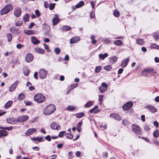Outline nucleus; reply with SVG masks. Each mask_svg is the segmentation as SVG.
<instances>
[{
    "mask_svg": "<svg viewBox=\"0 0 159 159\" xmlns=\"http://www.w3.org/2000/svg\"><path fill=\"white\" fill-rule=\"evenodd\" d=\"M7 37L8 39V42H10L11 41L12 38V34L10 33H8L7 34Z\"/></svg>",
    "mask_w": 159,
    "mask_h": 159,
    "instance_id": "37998d69",
    "label": "nucleus"
},
{
    "mask_svg": "<svg viewBox=\"0 0 159 159\" xmlns=\"http://www.w3.org/2000/svg\"><path fill=\"white\" fill-rule=\"evenodd\" d=\"M145 130L146 131H148L149 130L150 128L149 126L147 125H145L144 126Z\"/></svg>",
    "mask_w": 159,
    "mask_h": 159,
    "instance_id": "052dcab7",
    "label": "nucleus"
},
{
    "mask_svg": "<svg viewBox=\"0 0 159 159\" xmlns=\"http://www.w3.org/2000/svg\"><path fill=\"white\" fill-rule=\"evenodd\" d=\"M90 16L91 18H93L95 17V14L93 12L91 11L90 12Z\"/></svg>",
    "mask_w": 159,
    "mask_h": 159,
    "instance_id": "774afa93",
    "label": "nucleus"
},
{
    "mask_svg": "<svg viewBox=\"0 0 159 159\" xmlns=\"http://www.w3.org/2000/svg\"><path fill=\"white\" fill-rule=\"evenodd\" d=\"M43 139V138L42 137H37L36 138H34L32 139V140L34 141H39V142H41Z\"/></svg>",
    "mask_w": 159,
    "mask_h": 159,
    "instance_id": "79ce46f5",
    "label": "nucleus"
},
{
    "mask_svg": "<svg viewBox=\"0 0 159 159\" xmlns=\"http://www.w3.org/2000/svg\"><path fill=\"white\" fill-rule=\"evenodd\" d=\"M34 101L38 103H41L44 102L45 100V97L41 93H37L34 97Z\"/></svg>",
    "mask_w": 159,
    "mask_h": 159,
    "instance_id": "f03ea898",
    "label": "nucleus"
},
{
    "mask_svg": "<svg viewBox=\"0 0 159 159\" xmlns=\"http://www.w3.org/2000/svg\"><path fill=\"white\" fill-rule=\"evenodd\" d=\"M18 83L19 82L18 81H16L13 83L10 87L9 89V91L11 92L13 91L16 88Z\"/></svg>",
    "mask_w": 159,
    "mask_h": 159,
    "instance_id": "2eb2a0df",
    "label": "nucleus"
},
{
    "mask_svg": "<svg viewBox=\"0 0 159 159\" xmlns=\"http://www.w3.org/2000/svg\"><path fill=\"white\" fill-rule=\"evenodd\" d=\"M75 116L77 118H80L84 116V114L83 112H80L76 114Z\"/></svg>",
    "mask_w": 159,
    "mask_h": 159,
    "instance_id": "2f4dec72",
    "label": "nucleus"
},
{
    "mask_svg": "<svg viewBox=\"0 0 159 159\" xmlns=\"http://www.w3.org/2000/svg\"><path fill=\"white\" fill-rule=\"evenodd\" d=\"M13 101H8L5 105L4 107L6 109L10 107L12 105Z\"/></svg>",
    "mask_w": 159,
    "mask_h": 159,
    "instance_id": "c85d7f7f",
    "label": "nucleus"
},
{
    "mask_svg": "<svg viewBox=\"0 0 159 159\" xmlns=\"http://www.w3.org/2000/svg\"><path fill=\"white\" fill-rule=\"evenodd\" d=\"M108 56V54L107 53H105L104 54H100L99 55V57L102 60H104L106 57Z\"/></svg>",
    "mask_w": 159,
    "mask_h": 159,
    "instance_id": "c9c22d12",
    "label": "nucleus"
},
{
    "mask_svg": "<svg viewBox=\"0 0 159 159\" xmlns=\"http://www.w3.org/2000/svg\"><path fill=\"white\" fill-rule=\"evenodd\" d=\"M56 110V107L53 104L47 105L43 111V114L46 116L52 114Z\"/></svg>",
    "mask_w": 159,
    "mask_h": 159,
    "instance_id": "f257e3e1",
    "label": "nucleus"
},
{
    "mask_svg": "<svg viewBox=\"0 0 159 159\" xmlns=\"http://www.w3.org/2000/svg\"><path fill=\"white\" fill-rule=\"evenodd\" d=\"M34 59L33 55L30 53H27L25 56V61L28 63L32 61Z\"/></svg>",
    "mask_w": 159,
    "mask_h": 159,
    "instance_id": "9d476101",
    "label": "nucleus"
},
{
    "mask_svg": "<svg viewBox=\"0 0 159 159\" xmlns=\"http://www.w3.org/2000/svg\"><path fill=\"white\" fill-rule=\"evenodd\" d=\"M129 61V58H126L125 59H123L121 63V66L123 68H124L127 66L128 62Z\"/></svg>",
    "mask_w": 159,
    "mask_h": 159,
    "instance_id": "f8f14e48",
    "label": "nucleus"
},
{
    "mask_svg": "<svg viewBox=\"0 0 159 159\" xmlns=\"http://www.w3.org/2000/svg\"><path fill=\"white\" fill-rule=\"evenodd\" d=\"M50 127L53 129L60 130V125H57L56 123L53 122L50 125Z\"/></svg>",
    "mask_w": 159,
    "mask_h": 159,
    "instance_id": "ddd939ff",
    "label": "nucleus"
},
{
    "mask_svg": "<svg viewBox=\"0 0 159 159\" xmlns=\"http://www.w3.org/2000/svg\"><path fill=\"white\" fill-rule=\"evenodd\" d=\"M12 9L13 7L12 5L8 4L1 10L0 14L1 15L7 14Z\"/></svg>",
    "mask_w": 159,
    "mask_h": 159,
    "instance_id": "7ed1b4c3",
    "label": "nucleus"
},
{
    "mask_svg": "<svg viewBox=\"0 0 159 159\" xmlns=\"http://www.w3.org/2000/svg\"><path fill=\"white\" fill-rule=\"evenodd\" d=\"M8 134V132L5 130H0V138L7 136Z\"/></svg>",
    "mask_w": 159,
    "mask_h": 159,
    "instance_id": "cd10ccee",
    "label": "nucleus"
},
{
    "mask_svg": "<svg viewBox=\"0 0 159 159\" xmlns=\"http://www.w3.org/2000/svg\"><path fill=\"white\" fill-rule=\"evenodd\" d=\"M66 133V131H61V132H60L58 135V137H60V138H61L63 137V135L65 134Z\"/></svg>",
    "mask_w": 159,
    "mask_h": 159,
    "instance_id": "6e6d98bb",
    "label": "nucleus"
},
{
    "mask_svg": "<svg viewBox=\"0 0 159 159\" xmlns=\"http://www.w3.org/2000/svg\"><path fill=\"white\" fill-rule=\"evenodd\" d=\"M38 72L40 78L44 79L46 78L48 74L47 70L44 68H42L39 70Z\"/></svg>",
    "mask_w": 159,
    "mask_h": 159,
    "instance_id": "20e7f679",
    "label": "nucleus"
},
{
    "mask_svg": "<svg viewBox=\"0 0 159 159\" xmlns=\"http://www.w3.org/2000/svg\"><path fill=\"white\" fill-rule=\"evenodd\" d=\"M132 131L136 134L140 135L142 134L141 129L138 125L133 124L131 125Z\"/></svg>",
    "mask_w": 159,
    "mask_h": 159,
    "instance_id": "39448f33",
    "label": "nucleus"
},
{
    "mask_svg": "<svg viewBox=\"0 0 159 159\" xmlns=\"http://www.w3.org/2000/svg\"><path fill=\"white\" fill-rule=\"evenodd\" d=\"M10 31L13 34H19L20 32L18 29H16L14 27L10 28Z\"/></svg>",
    "mask_w": 159,
    "mask_h": 159,
    "instance_id": "393cba45",
    "label": "nucleus"
},
{
    "mask_svg": "<svg viewBox=\"0 0 159 159\" xmlns=\"http://www.w3.org/2000/svg\"><path fill=\"white\" fill-rule=\"evenodd\" d=\"M55 17L52 19V25H56L57 23L60 20L57 17L58 15L57 14H55Z\"/></svg>",
    "mask_w": 159,
    "mask_h": 159,
    "instance_id": "aec40b11",
    "label": "nucleus"
},
{
    "mask_svg": "<svg viewBox=\"0 0 159 159\" xmlns=\"http://www.w3.org/2000/svg\"><path fill=\"white\" fill-rule=\"evenodd\" d=\"M65 135L67 138L70 139H72L73 137V135L70 133L65 134Z\"/></svg>",
    "mask_w": 159,
    "mask_h": 159,
    "instance_id": "a18cd8bd",
    "label": "nucleus"
},
{
    "mask_svg": "<svg viewBox=\"0 0 159 159\" xmlns=\"http://www.w3.org/2000/svg\"><path fill=\"white\" fill-rule=\"evenodd\" d=\"M24 97L25 96L24 94L22 93H21L19 94L18 96V99L19 100L21 101L24 99Z\"/></svg>",
    "mask_w": 159,
    "mask_h": 159,
    "instance_id": "49530a36",
    "label": "nucleus"
},
{
    "mask_svg": "<svg viewBox=\"0 0 159 159\" xmlns=\"http://www.w3.org/2000/svg\"><path fill=\"white\" fill-rule=\"evenodd\" d=\"M78 86V84H74L72 85H70L68 87V89L69 90H70L74 88L77 87Z\"/></svg>",
    "mask_w": 159,
    "mask_h": 159,
    "instance_id": "a19ab883",
    "label": "nucleus"
},
{
    "mask_svg": "<svg viewBox=\"0 0 159 159\" xmlns=\"http://www.w3.org/2000/svg\"><path fill=\"white\" fill-rule=\"evenodd\" d=\"M30 15L28 14H25L23 18L24 21L25 22H28L29 20Z\"/></svg>",
    "mask_w": 159,
    "mask_h": 159,
    "instance_id": "c756f323",
    "label": "nucleus"
},
{
    "mask_svg": "<svg viewBox=\"0 0 159 159\" xmlns=\"http://www.w3.org/2000/svg\"><path fill=\"white\" fill-rule=\"evenodd\" d=\"M55 3H53L50 4L49 5V9L50 10H53L55 7Z\"/></svg>",
    "mask_w": 159,
    "mask_h": 159,
    "instance_id": "4d7b16f0",
    "label": "nucleus"
},
{
    "mask_svg": "<svg viewBox=\"0 0 159 159\" xmlns=\"http://www.w3.org/2000/svg\"><path fill=\"white\" fill-rule=\"evenodd\" d=\"M76 109V107L74 106H68L66 108V109L69 111H72Z\"/></svg>",
    "mask_w": 159,
    "mask_h": 159,
    "instance_id": "72a5a7b5",
    "label": "nucleus"
},
{
    "mask_svg": "<svg viewBox=\"0 0 159 159\" xmlns=\"http://www.w3.org/2000/svg\"><path fill=\"white\" fill-rule=\"evenodd\" d=\"M24 33L27 35L33 34H35L34 31L32 30H28L27 31H25Z\"/></svg>",
    "mask_w": 159,
    "mask_h": 159,
    "instance_id": "ea45409f",
    "label": "nucleus"
},
{
    "mask_svg": "<svg viewBox=\"0 0 159 159\" xmlns=\"http://www.w3.org/2000/svg\"><path fill=\"white\" fill-rule=\"evenodd\" d=\"M16 48L19 49H20L22 47H23L24 46L23 45H21L20 44H18L16 45Z\"/></svg>",
    "mask_w": 159,
    "mask_h": 159,
    "instance_id": "69168bd1",
    "label": "nucleus"
},
{
    "mask_svg": "<svg viewBox=\"0 0 159 159\" xmlns=\"http://www.w3.org/2000/svg\"><path fill=\"white\" fill-rule=\"evenodd\" d=\"M113 14L115 16L118 17L120 15V13L118 11L115 10L114 11Z\"/></svg>",
    "mask_w": 159,
    "mask_h": 159,
    "instance_id": "de8ad7c7",
    "label": "nucleus"
},
{
    "mask_svg": "<svg viewBox=\"0 0 159 159\" xmlns=\"http://www.w3.org/2000/svg\"><path fill=\"white\" fill-rule=\"evenodd\" d=\"M42 28L44 30L45 28H46L48 31H49L50 30L49 26L46 23H44L43 25Z\"/></svg>",
    "mask_w": 159,
    "mask_h": 159,
    "instance_id": "09e8293b",
    "label": "nucleus"
},
{
    "mask_svg": "<svg viewBox=\"0 0 159 159\" xmlns=\"http://www.w3.org/2000/svg\"><path fill=\"white\" fill-rule=\"evenodd\" d=\"M152 71V69H145L141 72V73L143 76L145 77H150L151 76V73Z\"/></svg>",
    "mask_w": 159,
    "mask_h": 159,
    "instance_id": "423d86ee",
    "label": "nucleus"
},
{
    "mask_svg": "<svg viewBox=\"0 0 159 159\" xmlns=\"http://www.w3.org/2000/svg\"><path fill=\"white\" fill-rule=\"evenodd\" d=\"M43 46L47 50L48 52H50V50H49V46L48 45L46 44H43Z\"/></svg>",
    "mask_w": 159,
    "mask_h": 159,
    "instance_id": "bf43d9fd",
    "label": "nucleus"
},
{
    "mask_svg": "<svg viewBox=\"0 0 159 159\" xmlns=\"http://www.w3.org/2000/svg\"><path fill=\"white\" fill-rule=\"evenodd\" d=\"M101 69V66H98L95 69V72L96 73H97L99 72Z\"/></svg>",
    "mask_w": 159,
    "mask_h": 159,
    "instance_id": "13d9d810",
    "label": "nucleus"
},
{
    "mask_svg": "<svg viewBox=\"0 0 159 159\" xmlns=\"http://www.w3.org/2000/svg\"><path fill=\"white\" fill-rule=\"evenodd\" d=\"M114 43L116 46H119L121 45L123 43L121 40H119L115 41L114 42Z\"/></svg>",
    "mask_w": 159,
    "mask_h": 159,
    "instance_id": "4c0bfd02",
    "label": "nucleus"
},
{
    "mask_svg": "<svg viewBox=\"0 0 159 159\" xmlns=\"http://www.w3.org/2000/svg\"><path fill=\"white\" fill-rule=\"evenodd\" d=\"M29 118V116L26 115H22L19 116L17 118L18 122L21 123L24 121H26L28 120Z\"/></svg>",
    "mask_w": 159,
    "mask_h": 159,
    "instance_id": "0eeeda50",
    "label": "nucleus"
},
{
    "mask_svg": "<svg viewBox=\"0 0 159 159\" xmlns=\"http://www.w3.org/2000/svg\"><path fill=\"white\" fill-rule=\"evenodd\" d=\"M150 48L152 49H154L159 50V45L155 43H153L151 44Z\"/></svg>",
    "mask_w": 159,
    "mask_h": 159,
    "instance_id": "473e14b6",
    "label": "nucleus"
},
{
    "mask_svg": "<svg viewBox=\"0 0 159 159\" xmlns=\"http://www.w3.org/2000/svg\"><path fill=\"white\" fill-rule=\"evenodd\" d=\"M31 40L32 42L34 44H39L40 43V41L34 36H32L31 37Z\"/></svg>",
    "mask_w": 159,
    "mask_h": 159,
    "instance_id": "412c9836",
    "label": "nucleus"
},
{
    "mask_svg": "<svg viewBox=\"0 0 159 159\" xmlns=\"http://www.w3.org/2000/svg\"><path fill=\"white\" fill-rule=\"evenodd\" d=\"M136 42L139 45H143L144 43V41L143 39H136Z\"/></svg>",
    "mask_w": 159,
    "mask_h": 159,
    "instance_id": "a878e982",
    "label": "nucleus"
},
{
    "mask_svg": "<svg viewBox=\"0 0 159 159\" xmlns=\"http://www.w3.org/2000/svg\"><path fill=\"white\" fill-rule=\"evenodd\" d=\"M7 122L11 125H15L17 122V118H15L13 117H9L7 118Z\"/></svg>",
    "mask_w": 159,
    "mask_h": 159,
    "instance_id": "6e6552de",
    "label": "nucleus"
},
{
    "mask_svg": "<svg viewBox=\"0 0 159 159\" xmlns=\"http://www.w3.org/2000/svg\"><path fill=\"white\" fill-rule=\"evenodd\" d=\"M51 137L49 135H48V136H46L45 137L46 139L48 141H50L51 140Z\"/></svg>",
    "mask_w": 159,
    "mask_h": 159,
    "instance_id": "338daca9",
    "label": "nucleus"
},
{
    "mask_svg": "<svg viewBox=\"0 0 159 159\" xmlns=\"http://www.w3.org/2000/svg\"><path fill=\"white\" fill-rule=\"evenodd\" d=\"M146 107L151 112L153 113L157 111V109L153 106L149 105L147 106Z\"/></svg>",
    "mask_w": 159,
    "mask_h": 159,
    "instance_id": "a211bd4d",
    "label": "nucleus"
},
{
    "mask_svg": "<svg viewBox=\"0 0 159 159\" xmlns=\"http://www.w3.org/2000/svg\"><path fill=\"white\" fill-rule=\"evenodd\" d=\"M110 116L114 119L118 121H120L121 120V118L120 116L118 114H113L110 115Z\"/></svg>",
    "mask_w": 159,
    "mask_h": 159,
    "instance_id": "6ab92c4d",
    "label": "nucleus"
},
{
    "mask_svg": "<svg viewBox=\"0 0 159 159\" xmlns=\"http://www.w3.org/2000/svg\"><path fill=\"white\" fill-rule=\"evenodd\" d=\"M103 42L104 43H108L110 42V40L108 39H106L103 40Z\"/></svg>",
    "mask_w": 159,
    "mask_h": 159,
    "instance_id": "680f3d73",
    "label": "nucleus"
},
{
    "mask_svg": "<svg viewBox=\"0 0 159 159\" xmlns=\"http://www.w3.org/2000/svg\"><path fill=\"white\" fill-rule=\"evenodd\" d=\"M54 51L56 54L58 55L60 53L61 50L59 48L57 47L54 49Z\"/></svg>",
    "mask_w": 159,
    "mask_h": 159,
    "instance_id": "603ef678",
    "label": "nucleus"
},
{
    "mask_svg": "<svg viewBox=\"0 0 159 159\" xmlns=\"http://www.w3.org/2000/svg\"><path fill=\"white\" fill-rule=\"evenodd\" d=\"M108 86L105 83H102L101 86L99 87V89L101 93H102L106 91L107 89Z\"/></svg>",
    "mask_w": 159,
    "mask_h": 159,
    "instance_id": "1a4fd4ad",
    "label": "nucleus"
},
{
    "mask_svg": "<svg viewBox=\"0 0 159 159\" xmlns=\"http://www.w3.org/2000/svg\"><path fill=\"white\" fill-rule=\"evenodd\" d=\"M104 68L106 70L109 71L111 70L112 67L111 65H108L104 66Z\"/></svg>",
    "mask_w": 159,
    "mask_h": 159,
    "instance_id": "8fccbe9b",
    "label": "nucleus"
},
{
    "mask_svg": "<svg viewBox=\"0 0 159 159\" xmlns=\"http://www.w3.org/2000/svg\"><path fill=\"white\" fill-rule=\"evenodd\" d=\"M95 37L92 35L90 37V39L92 40V43L93 44H95L97 43V40L95 39Z\"/></svg>",
    "mask_w": 159,
    "mask_h": 159,
    "instance_id": "3c124183",
    "label": "nucleus"
},
{
    "mask_svg": "<svg viewBox=\"0 0 159 159\" xmlns=\"http://www.w3.org/2000/svg\"><path fill=\"white\" fill-rule=\"evenodd\" d=\"M14 15L16 17H19L21 13V10L19 8H15L14 12Z\"/></svg>",
    "mask_w": 159,
    "mask_h": 159,
    "instance_id": "f3484780",
    "label": "nucleus"
},
{
    "mask_svg": "<svg viewBox=\"0 0 159 159\" xmlns=\"http://www.w3.org/2000/svg\"><path fill=\"white\" fill-rule=\"evenodd\" d=\"M23 72L25 76H28L29 74V70L27 68H24L23 69Z\"/></svg>",
    "mask_w": 159,
    "mask_h": 159,
    "instance_id": "e433bc0d",
    "label": "nucleus"
},
{
    "mask_svg": "<svg viewBox=\"0 0 159 159\" xmlns=\"http://www.w3.org/2000/svg\"><path fill=\"white\" fill-rule=\"evenodd\" d=\"M83 123L82 121L79 122L77 125V128H81L82 125Z\"/></svg>",
    "mask_w": 159,
    "mask_h": 159,
    "instance_id": "e2e57ef3",
    "label": "nucleus"
},
{
    "mask_svg": "<svg viewBox=\"0 0 159 159\" xmlns=\"http://www.w3.org/2000/svg\"><path fill=\"white\" fill-rule=\"evenodd\" d=\"M34 50L36 52L39 54H43L45 52L44 49L39 47L35 48L34 49Z\"/></svg>",
    "mask_w": 159,
    "mask_h": 159,
    "instance_id": "4be33fe9",
    "label": "nucleus"
},
{
    "mask_svg": "<svg viewBox=\"0 0 159 159\" xmlns=\"http://www.w3.org/2000/svg\"><path fill=\"white\" fill-rule=\"evenodd\" d=\"M23 22L21 21H18L16 22L15 25L16 26H20L22 25Z\"/></svg>",
    "mask_w": 159,
    "mask_h": 159,
    "instance_id": "5fc2aeb1",
    "label": "nucleus"
},
{
    "mask_svg": "<svg viewBox=\"0 0 159 159\" xmlns=\"http://www.w3.org/2000/svg\"><path fill=\"white\" fill-rule=\"evenodd\" d=\"M98 108V106L97 105H96L94 107L91 109L90 111V113H94V114H97L100 111L99 110H96Z\"/></svg>",
    "mask_w": 159,
    "mask_h": 159,
    "instance_id": "5701e85b",
    "label": "nucleus"
},
{
    "mask_svg": "<svg viewBox=\"0 0 159 159\" xmlns=\"http://www.w3.org/2000/svg\"><path fill=\"white\" fill-rule=\"evenodd\" d=\"M84 5V2L83 1H80L75 6L76 8H79L82 7Z\"/></svg>",
    "mask_w": 159,
    "mask_h": 159,
    "instance_id": "f704fd0d",
    "label": "nucleus"
},
{
    "mask_svg": "<svg viewBox=\"0 0 159 159\" xmlns=\"http://www.w3.org/2000/svg\"><path fill=\"white\" fill-rule=\"evenodd\" d=\"M13 129V127L12 126H11L9 127H1L0 126V129H7L8 131L11 130H12Z\"/></svg>",
    "mask_w": 159,
    "mask_h": 159,
    "instance_id": "864d4df0",
    "label": "nucleus"
},
{
    "mask_svg": "<svg viewBox=\"0 0 159 159\" xmlns=\"http://www.w3.org/2000/svg\"><path fill=\"white\" fill-rule=\"evenodd\" d=\"M36 131V129L35 128H32L29 129L25 133V135L26 136H28L35 133Z\"/></svg>",
    "mask_w": 159,
    "mask_h": 159,
    "instance_id": "4468645a",
    "label": "nucleus"
},
{
    "mask_svg": "<svg viewBox=\"0 0 159 159\" xmlns=\"http://www.w3.org/2000/svg\"><path fill=\"white\" fill-rule=\"evenodd\" d=\"M94 103V102L92 101H90L87 102L84 105L85 108L90 107Z\"/></svg>",
    "mask_w": 159,
    "mask_h": 159,
    "instance_id": "bb28decb",
    "label": "nucleus"
},
{
    "mask_svg": "<svg viewBox=\"0 0 159 159\" xmlns=\"http://www.w3.org/2000/svg\"><path fill=\"white\" fill-rule=\"evenodd\" d=\"M80 40V37H75L70 39V44H73L77 43Z\"/></svg>",
    "mask_w": 159,
    "mask_h": 159,
    "instance_id": "dca6fc26",
    "label": "nucleus"
},
{
    "mask_svg": "<svg viewBox=\"0 0 159 159\" xmlns=\"http://www.w3.org/2000/svg\"><path fill=\"white\" fill-rule=\"evenodd\" d=\"M133 103L132 102H128L123 107V109L124 111L129 109L133 106Z\"/></svg>",
    "mask_w": 159,
    "mask_h": 159,
    "instance_id": "9b49d317",
    "label": "nucleus"
},
{
    "mask_svg": "<svg viewBox=\"0 0 159 159\" xmlns=\"http://www.w3.org/2000/svg\"><path fill=\"white\" fill-rule=\"evenodd\" d=\"M153 137L155 138H158L159 136V131L158 130L154 131L153 133Z\"/></svg>",
    "mask_w": 159,
    "mask_h": 159,
    "instance_id": "58836bf2",
    "label": "nucleus"
},
{
    "mask_svg": "<svg viewBox=\"0 0 159 159\" xmlns=\"http://www.w3.org/2000/svg\"><path fill=\"white\" fill-rule=\"evenodd\" d=\"M71 28L69 26L65 25L62 28V30L63 31H67L70 30Z\"/></svg>",
    "mask_w": 159,
    "mask_h": 159,
    "instance_id": "c03bdc74",
    "label": "nucleus"
},
{
    "mask_svg": "<svg viewBox=\"0 0 159 159\" xmlns=\"http://www.w3.org/2000/svg\"><path fill=\"white\" fill-rule=\"evenodd\" d=\"M153 75L155 76H157V74L156 72L153 69H152V71L151 73V75Z\"/></svg>",
    "mask_w": 159,
    "mask_h": 159,
    "instance_id": "0e129e2a",
    "label": "nucleus"
},
{
    "mask_svg": "<svg viewBox=\"0 0 159 159\" xmlns=\"http://www.w3.org/2000/svg\"><path fill=\"white\" fill-rule=\"evenodd\" d=\"M98 101L99 105H101L103 100L104 96L103 95H98Z\"/></svg>",
    "mask_w": 159,
    "mask_h": 159,
    "instance_id": "7c9ffc66",
    "label": "nucleus"
},
{
    "mask_svg": "<svg viewBox=\"0 0 159 159\" xmlns=\"http://www.w3.org/2000/svg\"><path fill=\"white\" fill-rule=\"evenodd\" d=\"M117 57L115 56L111 57L109 59V61L111 63L113 64L116 63L117 60Z\"/></svg>",
    "mask_w": 159,
    "mask_h": 159,
    "instance_id": "b1692460",
    "label": "nucleus"
}]
</instances>
